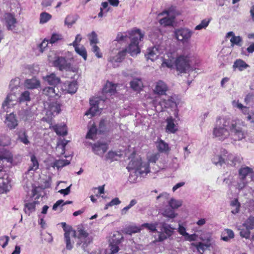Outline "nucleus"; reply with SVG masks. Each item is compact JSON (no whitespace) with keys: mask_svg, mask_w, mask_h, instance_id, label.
I'll return each mask as SVG.
<instances>
[{"mask_svg":"<svg viewBox=\"0 0 254 254\" xmlns=\"http://www.w3.org/2000/svg\"><path fill=\"white\" fill-rule=\"evenodd\" d=\"M233 66L234 68H237L240 71H242L246 69L249 66L243 60L238 59L234 62Z\"/></svg>","mask_w":254,"mask_h":254,"instance_id":"473e14b6","label":"nucleus"},{"mask_svg":"<svg viewBox=\"0 0 254 254\" xmlns=\"http://www.w3.org/2000/svg\"><path fill=\"white\" fill-rule=\"evenodd\" d=\"M243 123L240 120L231 121L226 118H217L213 128V135L224 140L231 135L235 140H240L246 137L243 129Z\"/></svg>","mask_w":254,"mask_h":254,"instance_id":"f257e3e1","label":"nucleus"},{"mask_svg":"<svg viewBox=\"0 0 254 254\" xmlns=\"http://www.w3.org/2000/svg\"><path fill=\"white\" fill-rule=\"evenodd\" d=\"M159 231L157 232L158 237L153 241V243L163 242L171 237L174 233L175 228L165 222H160Z\"/></svg>","mask_w":254,"mask_h":254,"instance_id":"7ed1b4c3","label":"nucleus"},{"mask_svg":"<svg viewBox=\"0 0 254 254\" xmlns=\"http://www.w3.org/2000/svg\"><path fill=\"white\" fill-rule=\"evenodd\" d=\"M168 89L167 85L162 80L156 82L154 92L159 95H164Z\"/></svg>","mask_w":254,"mask_h":254,"instance_id":"6ab92c4d","label":"nucleus"},{"mask_svg":"<svg viewBox=\"0 0 254 254\" xmlns=\"http://www.w3.org/2000/svg\"><path fill=\"white\" fill-rule=\"evenodd\" d=\"M5 124L9 129L15 128L18 125L15 116L12 113L8 115L6 118Z\"/></svg>","mask_w":254,"mask_h":254,"instance_id":"aec40b11","label":"nucleus"},{"mask_svg":"<svg viewBox=\"0 0 254 254\" xmlns=\"http://www.w3.org/2000/svg\"><path fill=\"white\" fill-rule=\"evenodd\" d=\"M222 152L224 154V150ZM212 161L213 163L216 165H219L221 166L223 164L226 163V157H224V155L223 156L217 155L213 157Z\"/></svg>","mask_w":254,"mask_h":254,"instance_id":"a19ab883","label":"nucleus"},{"mask_svg":"<svg viewBox=\"0 0 254 254\" xmlns=\"http://www.w3.org/2000/svg\"><path fill=\"white\" fill-rule=\"evenodd\" d=\"M37 204H38V202L36 201L25 203L24 210L25 213L30 215L32 212H34L36 205Z\"/></svg>","mask_w":254,"mask_h":254,"instance_id":"c756f323","label":"nucleus"},{"mask_svg":"<svg viewBox=\"0 0 254 254\" xmlns=\"http://www.w3.org/2000/svg\"><path fill=\"white\" fill-rule=\"evenodd\" d=\"M70 161L66 160V159H60L58 160H56L54 163V167H57L58 169L60 168H62L64 166H65L68 164H69Z\"/></svg>","mask_w":254,"mask_h":254,"instance_id":"49530a36","label":"nucleus"},{"mask_svg":"<svg viewBox=\"0 0 254 254\" xmlns=\"http://www.w3.org/2000/svg\"><path fill=\"white\" fill-rule=\"evenodd\" d=\"M238 182L237 188L239 190H242L244 188L247 184L248 181L246 179H240Z\"/></svg>","mask_w":254,"mask_h":254,"instance_id":"69168bd1","label":"nucleus"},{"mask_svg":"<svg viewBox=\"0 0 254 254\" xmlns=\"http://www.w3.org/2000/svg\"><path fill=\"white\" fill-rule=\"evenodd\" d=\"M64 90L67 91V93L70 94L75 93L77 89V85L76 82L72 81H66L64 83Z\"/></svg>","mask_w":254,"mask_h":254,"instance_id":"412c9836","label":"nucleus"},{"mask_svg":"<svg viewBox=\"0 0 254 254\" xmlns=\"http://www.w3.org/2000/svg\"><path fill=\"white\" fill-rule=\"evenodd\" d=\"M123 239V236L122 234L120 232L117 231L113 235L111 240H110V242L119 245Z\"/></svg>","mask_w":254,"mask_h":254,"instance_id":"de8ad7c7","label":"nucleus"},{"mask_svg":"<svg viewBox=\"0 0 254 254\" xmlns=\"http://www.w3.org/2000/svg\"><path fill=\"white\" fill-rule=\"evenodd\" d=\"M167 125L166 127V130L168 132L175 133L177 130L175 123L174 119L172 118H168L166 120Z\"/></svg>","mask_w":254,"mask_h":254,"instance_id":"2f4dec72","label":"nucleus"},{"mask_svg":"<svg viewBox=\"0 0 254 254\" xmlns=\"http://www.w3.org/2000/svg\"><path fill=\"white\" fill-rule=\"evenodd\" d=\"M168 204L172 208L176 209L182 205V202L174 198H171L169 200Z\"/></svg>","mask_w":254,"mask_h":254,"instance_id":"6e6d98bb","label":"nucleus"},{"mask_svg":"<svg viewBox=\"0 0 254 254\" xmlns=\"http://www.w3.org/2000/svg\"><path fill=\"white\" fill-rule=\"evenodd\" d=\"M97 128L95 127L92 126L89 130L87 135L86 138L90 139H93L94 135L96 134Z\"/></svg>","mask_w":254,"mask_h":254,"instance_id":"052dcab7","label":"nucleus"},{"mask_svg":"<svg viewBox=\"0 0 254 254\" xmlns=\"http://www.w3.org/2000/svg\"><path fill=\"white\" fill-rule=\"evenodd\" d=\"M193 32L187 28H181L176 30L175 36L176 39L183 42L187 43L190 39Z\"/></svg>","mask_w":254,"mask_h":254,"instance_id":"423d86ee","label":"nucleus"},{"mask_svg":"<svg viewBox=\"0 0 254 254\" xmlns=\"http://www.w3.org/2000/svg\"><path fill=\"white\" fill-rule=\"evenodd\" d=\"M243 227L252 230L254 229V217L250 216L243 224Z\"/></svg>","mask_w":254,"mask_h":254,"instance_id":"c03bdc74","label":"nucleus"},{"mask_svg":"<svg viewBox=\"0 0 254 254\" xmlns=\"http://www.w3.org/2000/svg\"><path fill=\"white\" fill-rule=\"evenodd\" d=\"M174 64L175 65V58L172 57H169L168 56V59H164L162 64V66H166L168 68H172Z\"/></svg>","mask_w":254,"mask_h":254,"instance_id":"ea45409f","label":"nucleus"},{"mask_svg":"<svg viewBox=\"0 0 254 254\" xmlns=\"http://www.w3.org/2000/svg\"><path fill=\"white\" fill-rule=\"evenodd\" d=\"M92 51L95 54V55L97 58H101L102 57V55L100 53V49L95 44L92 47Z\"/></svg>","mask_w":254,"mask_h":254,"instance_id":"338daca9","label":"nucleus"},{"mask_svg":"<svg viewBox=\"0 0 254 254\" xmlns=\"http://www.w3.org/2000/svg\"><path fill=\"white\" fill-rule=\"evenodd\" d=\"M52 18V15L46 12H42L40 15V23L44 24Z\"/></svg>","mask_w":254,"mask_h":254,"instance_id":"8fccbe9b","label":"nucleus"},{"mask_svg":"<svg viewBox=\"0 0 254 254\" xmlns=\"http://www.w3.org/2000/svg\"><path fill=\"white\" fill-rule=\"evenodd\" d=\"M161 53V49L159 46L156 45L152 48L148 49L145 57L147 60L154 61L158 58Z\"/></svg>","mask_w":254,"mask_h":254,"instance_id":"9b49d317","label":"nucleus"},{"mask_svg":"<svg viewBox=\"0 0 254 254\" xmlns=\"http://www.w3.org/2000/svg\"><path fill=\"white\" fill-rule=\"evenodd\" d=\"M158 16H163L159 20L160 24L162 26H172L174 23L175 17L173 15H170L169 12L167 10L160 13L158 15Z\"/></svg>","mask_w":254,"mask_h":254,"instance_id":"1a4fd4ad","label":"nucleus"},{"mask_svg":"<svg viewBox=\"0 0 254 254\" xmlns=\"http://www.w3.org/2000/svg\"><path fill=\"white\" fill-rule=\"evenodd\" d=\"M43 93L49 98L59 97V91L58 88L56 90V86L46 87L43 90Z\"/></svg>","mask_w":254,"mask_h":254,"instance_id":"a211bd4d","label":"nucleus"},{"mask_svg":"<svg viewBox=\"0 0 254 254\" xmlns=\"http://www.w3.org/2000/svg\"><path fill=\"white\" fill-rule=\"evenodd\" d=\"M98 106H91L89 111L85 113L86 115L91 114L92 116H94L99 112Z\"/></svg>","mask_w":254,"mask_h":254,"instance_id":"680f3d73","label":"nucleus"},{"mask_svg":"<svg viewBox=\"0 0 254 254\" xmlns=\"http://www.w3.org/2000/svg\"><path fill=\"white\" fill-rule=\"evenodd\" d=\"M175 66L180 73L186 72L190 68L189 60L184 56H180L175 60Z\"/></svg>","mask_w":254,"mask_h":254,"instance_id":"6e6552de","label":"nucleus"},{"mask_svg":"<svg viewBox=\"0 0 254 254\" xmlns=\"http://www.w3.org/2000/svg\"><path fill=\"white\" fill-rule=\"evenodd\" d=\"M239 230L241 237L247 239L250 238L251 230L245 227H243V225L239 227Z\"/></svg>","mask_w":254,"mask_h":254,"instance_id":"58836bf2","label":"nucleus"},{"mask_svg":"<svg viewBox=\"0 0 254 254\" xmlns=\"http://www.w3.org/2000/svg\"><path fill=\"white\" fill-rule=\"evenodd\" d=\"M224 156L226 157V163L235 167L241 162V159L238 156H236L232 154H228L227 151L224 149Z\"/></svg>","mask_w":254,"mask_h":254,"instance_id":"f8f14e48","label":"nucleus"},{"mask_svg":"<svg viewBox=\"0 0 254 254\" xmlns=\"http://www.w3.org/2000/svg\"><path fill=\"white\" fill-rule=\"evenodd\" d=\"M4 19L7 29L10 30L14 29L17 22L14 15L10 13H6L4 14Z\"/></svg>","mask_w":254,"mask_h":254,"instance_id":"2eb2a0df","label":"nucleus"},{"mask_svg":"<svg viewBox=\"0 0 254 254\" xmlns=\"http://www.w3.org/2000/svg\"><path fill=\"white\" fill-rule=\"evenodd\" d=\"M53 128L58 135L64 136L67 134V130L65 126L55 125L53 126Z\"/></svg>","mask_w":254,"mask_h":254,"instance_id":"72a5a7b5","label":"nucleus"},{"mask_svg":"<svg viewBox=\"0 0 254 254\" xmlns=\"http://www.w3.org/2000/svg\"><path fill=\"white\" fill-rule=\"evenodd\" d=\"M77 231L78 233V238L81 243H83L81 248L84 252H88L87 248L88 245L92 242V237L89 235V234L82 225L78 226Z\"/></svg>","mask_w":254,"mask_h":254,"instance_id":"20e7f679","label":"nucleus"},{"mask_svg":"<svg viewBox=\"0 0 254 254\" xmlns=\"http://www.w3.org/2000/svg\"><path fill=\"white\" fill-rule=\"evenodd\" d=\"M210 21V19H204L202 20L201 23L195 27V30H199L205 28L208 25Z\"/></svg>","mask_w":254,"mask_h":254,"instance_id":"13d9d810","label":"nucleus"},{"mask_svg":"<svg viewBox=\"0 0 254 254\" xmlns=\"http://www.w3.org/2000/svg\"><path fill=\"white\" fill-rule=\"evenodd\" d=\"M18 135V139L25 145H28L30 141L28 140V136L27 135L25 130H20L17 133Z\"/></svg>","mask_w":254,"mask_h":254,"instance_id":"7c9ffc66","label":"nucleus"},{"mask_svg":"<svg viewBox=\"0 0 254 254\" xmlns=\"http://www.w3.org/2000/svg\"><path fill=\"white\" fill-rule=\"evenodd\" d=\"M90 45L96 44L98 42L97 35L94 31H92L88 35Z\"/></svg>","mask_w":254,"mask_h":254,"instance_id":"4d7b16f0","label":"nucleus"},{"mask_svg":"<svg viewBox=\"0 0 254 254\" xmlns=\"http://www.w3.org/2000/svg\"><path fill=\"white\" fill-rule=\"evenodd\" d=\"M150 38L153 43L158 44L162 38L161 32L159 29H155L149 35Z\"/></svg>","mask_w":254,"mask_h":254,"instance_id":"5701e85b","label":"nucleus"},{"mask_svg":"<svg viewBox=\"0 0 254 254\" xmlns=\"http://www.w3.org/2000/svg\"><path fill=\"white\" fill-rule=\"evenodd\" d=\"M192 245L195 246L197 251L199 252L201 254H203L206 249L209 248L210 246V244H204L202 242H199L198 244L192 243Z\"/></svg>","mask_w":254,"mask_h":254,"instance_id":"79ce46f5","label":"nucleus"},{"mask_svg":"<svg viewBox=\"0 0 254 254\" xmlns=\"http://www.w3.org/2000/svg\"><path fill=\"white\" fill-rule=\"evenodd\" d=\"M226 37H231V38L230 39V42L232 43V46H234V45H236L240 46H241V43L242 42V39L241 37L240 36H236L233 32H229L227 33Z\"/></svg>","mask_w":254,"mask_h":254,"instance_id":"cd10ccee","label":"nucleus"},{"mask_svg":"<svg viewBox=\"0 0 254 254\" xmlns=\"http://www.w3.org/2000/svg\"><path fill=\"white\" fill-rule=\"evenodd\" d=\"M141 160L139 157H133V158L129 162L128 165L127 167V169L129 172H131L132 173L136 174V170L138 169L140 164ZM137 175H134L133 176L130 172V174L129 177V180L130 182H133L137 179Z\"/></svg>","mask_w":254,"mask_h":254,"instance_id":"39448f33","label":"nucleus"},{"mask_svg":"<svg viewBox=\"0 0 254 254\" xmlns=\"http://www.w3.org/2000/svg\"><path fill=\"white\" fill-rule=\"evenodd\" d=\"M63 39L62 35L58 33H53L51 37V39L49 40V42L51 44H54L59 40H61Z\"/></svg>","mask_w":254,"mask_h":254,"instance_id":"bf43d9fd","label":"nucleus"},{"mask_svg":"<svg viewBox=\"0 0 254 254\" xmlns=\"http://www.w3.org/2000/svg\"><path fill=\"white\" fill-rule=\"evenodd\" d=\"M197 235L193 234L191 235L188 233L187 235L185 237V240L189 242L194 241L196 240Z\"/></svg>","mask_w":254,"mask_h":254,"instance_id":"774afa93","label":"nucleus"},{"mask_svg":"<svg viewBox=\"0 0 254 254\" xmlns=\"http://www.w3.org/2000/svg\"><path fill=\"white\" fill-rule=\"evenodd\" d=\"M11 139L9 136L6 135H2L0 136V145L5 146L10 145Z\"/></svg>","mask_w":254,"mask_h":254,"instance_id":"603ef678","label":"nucleus"},{"mask_svg":"<svg viewBox=\"0 0 254 254\" xmlns=\"http://www.w3.org/2000/svg\"><path fill=\"white\" fill-rule=\"evenodd\" d=\"M127 49L119 52L116 56L111 57L109 61L111 62L114 67L118 66V63H121L125 58L127 53Z\"/></svg>","mask_w":254,"mask_h":254,"instance_id":"dca6fc26","label":"nucleus"},{"mask_svg":"<svg viewBox=\"0 0 254 254\" xmlns=\"http://www.w3.org/2000/svg\"><path fill=\"white\" fill-rule=\"evenodd\" d=\"M18 100L20 103L29 101L31 100L29 92L25 91L22 92Z\"/></svg>","mask_w":254,"mask_h":254,"instance_id":"3c124183","label":"nucleus"},{"mask_svg":"<svg viewBox=\"0 0 254 254\" xmlns=\"http://www.w3.org/2000/svg\"><path fill=\"white\" fill-rule=\"evenodd\" d=\"M53 65L59 70H68L70 68V64L68 63L65 58L58 57L53 62Z\"/></svg>","mask_w":254,"mask_h":254,"instance_id":"9d476101","label":"nucleus"},{"mask_svg":"<svg viewBox=\"0 0 254 254\" xmlns=\"http://www.w3.org/2000/svg\"><path fill=\"white\" fill-rule=\"evenodd\" d=\"M76 18L73 15H68L65 19L64 24L68 27H70L74 23H75Z\"/></svg>","mask_w":254,"mask_h":254,"instance_id":"5fc2aeb1","label":"nucleus"},{"mask_svg":"<svg viewBox=\"0 0 254 254\" xmlns=\"http://www.w3.org/2000/svg\"><path fill=\"white\" fill-rule=\"evenodd\" d=\"M173 209H174L169 206L164 210H162L161 213L164 216L172 219L175 218L176 215L174 213Z\"/></svg>","mask_w":254,"mask_h":254,"instance_id":"4c0bfd02","label":"nucleus"},{"mask_svg":"<svg viewBox=\"0 0 254 254\" xmlns=\"http://www.w3.org/2000/svg\"><path fill=\"white\" fill-rule=\"evenodd\" d=\"M159 104L161 106H163L165 108H173L177 106L175 99L172 97H169L167 99H162Z\"/></svg>","mask_w":254,"mask_h":254,"instance_id":"4be33fe9","label":"nucleus"},{"mask_svg":"<svg viewBox=\"0 0 254 254\" xmlns=\"http://www.w3.org/2000/svg\"><path fill=\"white\" fill-rule=\"evenodd\" d=\"M116 86L112 82H108L104 86L103 91L104 93L114 94L116 91Z\"/></svg>","mask_w":254,"mask_h":254,"instance_id":"f704fd0d","label":"nucleus"},{"mask_svg":"<svg viewBox=\"0 0 254 254\" xmlns=\"http://www.w3.org/2000/svg\"><path fill=\"white\" fill-rule=\"evenodd\" d=\"M253 173V169L247 166L241 167L239 171L240 179H246L247 176Z\"/></svg>","mask_w":254,"mask_h":254,"instance_id":"b1692460","label":"nucleus"},{"mask_svg":"<svg viewBox=\"0 0 254 254\" xmlns=\"http://www.w3.org/2000/svg\"><path fill=\"white\" fill-rule=\"evenodd\" d=\"M110 247L111 253L109 254L106 253V254H116L119 251L118 244H116L110 242Z\"/></svg>","mask_w":254,"mask_h":254,"instance_id":"e2e57ef3","label":"nucleus"},{"mask_svg":"<svg viewBox=\"0 0 254 254\" xmlns=\"http://www.w3.org/2000/svg\"><path fill=\"white\" fill-rule=\"evenodd\" d=\"M159 223L160 222H156L154 223H146L142 224L141 227L147 229L150 232L157 233L158 231L157 230L156 228L158 226H159Z\"/></svg>","mask_w":254,"mask_h":254,"instance_id":"c9c22d12","label":"nucleus"},{"mask_svg":"<svg viewBox=\"0 0 254 254\" xmlns=\"http://www.w3.org/2000/svg\"><path fill=\"white\" fill-rule=\"evenodd\" d=\"M129 31H128L127 32L124 33H123L121 32L118 33L117 37H116V40L119 42L127 41V40L128 38H129V35L128 34V32Z\"/></svg>","mask_w":254,"mask_h":254,"instance_id":"864d4df0","label":"nucleus"},{"mask_svg":"<svg viewBox=\"0 0 254 254\" xmlns=\"http://www.w3.org/2000/svg\"><path fill=\"white\" fill-rule=\"evenodd\" d=\"M17 98L16 96L12 93L9 94L3 103H2V108L3 109L8 112L7 109L11 106H13L17 102Z\"/></svg>","mask_w":254,"mask_h":254,"instance_id":"f3484780","label":"nucleus"},{"mask_svg":"<svg viewBox=\"0 0 254 254\" xmlns=\"http://www.w3.org/2000/svg\"><path fill=\"white\" fill-rule=\"evenodd\" d=\"M130 87L134 91H139L143 87V83L140 78H134L130 82Z\"/></svg>","mask_w":254,"mask_h":254,"instance_id":"bb28decb","label":"nucleus"},{"mask_svg":"<svg viewBox=\"0 0 254 254\" xmlns=\"http://www.w3.org/2000/svg\"><path fill=\"white\" fill-rule=\"evenodd\" d=\"M92 149L96 154L103 156L108 149V145L106 143L97 142L93 145Z\"/></svg>","mask_w":254,"mask_h":254,"instance_id":"ddd939ff","label":"nucleus"},{"mask_svg":"<svg viewBox=\"0 0 254 254\" xmlns=\"http://www.w3.org/2000/svg\"><path fill=\"white\" fill-rule=\"evenodd\" d=\"M30 159L31 164L30 165L28 169V172H30V171H35L39 167V164L37 160L34 155L31 156Z\"/></svg>","mask_w":254,"mask_h":254,"instance_id":"37998d69","label":"nucleus"},{"mask_svg":"<svg viewBox=\"0 0 254 254\" xmlns=\"http://www.w3.org/2000/svg\"><path fill=\"white\" fill-rule=\"evenodd\" d=\"M156 145L158 150L161 152H165L169 150L168 144L161 139L157 142Z\"/></svg>","mask_w":254,"mask_h":254,"instance_id":"e433bc0d","label":"nucleus"},{"mask_svg":"<svg viewBox=\"0 0 254 254\" xmlns=\"http://www.w3.org/2000/svg\"><path fill=\"white\" fill-rule=\"evenodd\" d=\"M25 85L28 89H36L40 86V82L37 79L33 78L26 80Z\"/></svg>","mask_w":254,"mask_h":254,"instance_id":"393cba45","label":"nucleus"},{"mask_svg":"<svg viewBox=\"0 0 254 254\" xmlns=\"http://www.w3.org/2000/svg\"><path fill=\"white\" fill-rule=\"evenodd\" d=\"M150 172L148 163L141 162L138 169L136 170V174L138 173L142 176H144Z\"/></svg>","mask_w":254,"mask_h":254,"instance_id":"c85d7f7f","label":"nucleus"},{"mask_svg":"<svg viewBox=\"0 0 254 254\" xmlns=\"http://www.w3.org/2000/svg\"><path fill=\"white\" fill-rule=\"evenodd\" d=\"M61 104L58 101L50 102L47 110V114L55 116L59 114L61 111Z\"/></svg>","mask_w":254,"mask_h":254,"instance_id":"4468645a","label":"nucleus"},{"mask_svg":"<svg viewBox=\"0 0 254 254\" xmlns=\"http://www.w3.org/2000/svg\"><path fill=\"white\" fill-rule=\"evenodd\" d=\"M61 225L64 231V240L66 243V248L67 250H70L72 248V245L70 239V235L73 237H75L76 232L71 227H68L65 222H62Z\"/></svg>","mask_w":254,"mask_h":254,"instance_id":"0eeeda50","label":"nucleus"},{"mask_svg":"<svg viewBox=\"0 0 254 254\" xmlns=\"http://www.w3.org/2000/svg\"><path fill=\"white\" fill-rule=\"evenodd\" d=\"M156 199L159 202L163 203L164 204H168V202L170 200L169 194L166 192H163L157 196Z\"/></svg>","mask_w":254,"mask_h":254,"instance_id":"a18cd8bd","label":"nucleus"},{"mask_svg":"<svg viewBox=\"0 0 254 254\" xmlns=\"http://www.w3.org/2000/svg\"><path fill=\"white\" fill-rule=\"evenodd\" d=\"M130 39V43L128 46L127 52L132 56L136 55L140 51L138 47L139 42L141 41L144 37V33L139 29H134L128 32Z\"/></svg>","mask_w":254,"mask_h":254,"instance_id":"f03ea898","label":"nucleus"},{"mask_svg":"<svg viewBox=\"0 0 254 254\" xmlns=\"http://www.w3.org/2000/svg\"><path fill=\"white\" fill-rule=\"evenodd\" d=\"M141 228L135 226H132L127 228V233L129 235H131L132 233L139 232Z\"/></svg>","mask_w":254,"mask_h":254,"instance_id":"0e129e2a","label":"nucleus"},{"mask_svg":"<svg viewBox=\"0 0 254 254\" xmlns=\"http://www.w3.org/2000/svg\"><path fill=\"white\" fill-rule=\"evenodd\" d=\"M44 78L50 85H54V86L57 85L60 82V78L54 73L47 75Z\"/></svg>","mask_w":254,"mask_h":254,"instance_id":"a878e982","label":"nucleus"},{"mask_svg":"<svg viewBox=\"0 0 254 254\" xmlns=\"http://www.w3.org/2000/svg\"><path fill=\"white\" fill-rule=\"evenodd\" d=\"M75 52L80 56H81L84 60L87 59V52L85 48L83 46L79 47L78 46L74 47Z\"/></svg>","mask_w":254,"mask_h":254,"instance_id":"09e8293b","label":"nucleus"}]
</instances>
